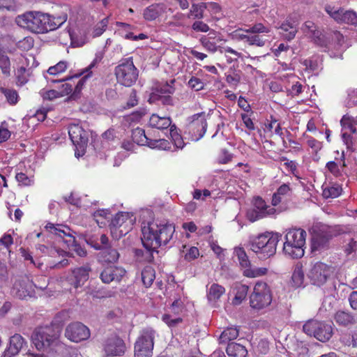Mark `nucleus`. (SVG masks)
<instances>
[{"instance_id":"dca6fc26","label":"nucleus","mask_w":357,"mask_h":357,"mask_svg":"<svg viewBox=\"0 0 357 357\" xmlns=\"http://www.w3.org/2000/svg\"><path fill=\"white\" fill-rule=\"evenodd\" d=\"M333 273V268L326 264L316 263L310 270L307 275L312 284L321 286L326 283Z\"/></svg>"},{"instance_id":"a18cd8bd","label":"nucleus","mask_w":357,"mask_h":357,"mask_svg":"<svg viewBox=\"0 0 357 357\" xmlns=\"http://www.w3.org/2000/svg\"><path fill=\"white\" fill-rule=\"evenodd\" d=\"M185 298L184 296H178L175 297L170 306L171 311L175 314L182 313L185 308Z\"/></svg>"},{"instance_id":"e433bc0d","label":"nucleus","mask_w":357,"mask_h":357,"mask_svg":"<svg viewBox=\"0 0 357 357\" xmlns=\"http://www.w3.org/2000/svg\"><path fill=\"white\" fill-rule=\"evenodd\" d=\"M325 10L336 22H343L344 9L331 5H326Z\"/></svg>"},{"instance_id":"6e6d98bb","label":"nucleus","mask_w":357,"mask_h":357,"mask_svg":"<svg viewBox=\"0 0 357 357\" xmlns=\"http://www.w3.org/2000/svg\"><path fill=\"white\" fill-rule=\"evenodd\" d=\"M149 147L161 150H170L171 145L170 143L165 139H151V141L149 142Z\"/></svg>"},{"instance_id":"aec40b11","label":"nucleus","mask_w":357,"mask_h":357,"mask_svg":"<svg viewBox=\"0 0 357 357\" xmlns=\"http://www.w3.org/2000/svg\"><path fill=\"white\" fill-rule=\"evenodd\" d=\"M282 83L284 84V92L288 96H298L303 92V84L299 81V77L294 73H284L280 77Z\"/></svg>"},{"instance_id":"f8f14e48","label":"nucleus","mask_w":357,"mask_h":357,"mask_svg":"<svg viewBox=\"0 0 357 357\" xmlns=\"http://www.w3.org/2000/svg\"><path fill=\"white\" fill-rule=\"evenodd\" d=\"M234 254L237 257L238 264L243 275L249 278H254L265 275L268 269L265 267H256L251 265L250 261L242 248H236Z\"/></svg>"},{"instance_id":"7ed1b4c3","label":"nucleus","mask_w":357,"mask_h":357,"mask_svg":"<svg viewBox=\"0 0 357 357\" xmlns=\"http://www.w3.org/2000/svg\"><path fill=\"white\" fill-rule=\"evenodd\" d=\"M280 235L273 231H265L250 238V249L259 259H267L275 255Z\"/></svg>"},{"instance_id":"680f3d73","label":"nucleus","mask_w":357,"mask_h":357,"mask_svg":"<svg viewBox=\"0 0 357 357\" xmlns=\"http://www.w3.org/2000/svg\"><path fill=\"white\" fill-rule=\"evenodd\" d=\"M357 105V89H349L348 91L347 98L346 101L347 107H351Z\"/></svg>"},{"instance_id":"864d4df0","label":"nucleus","mask_w":357,"mask_h":357,"mask_svg":"<svg viewBox=\"0 0 357 357\" xmlns=\"http://www.w3.org/2000/svg\"><path fill=\"white\" fill-rule=\"evenodd\" d=\"M68 66V62L65 61H61L56 65L50 66L47 73L50 75H57L65 72Z\"/></svg>"},{"instance_id":"9d476101","label":"nucleus","mask_w":357,"mask_h":357,"mask_svg":"<svg viewBox=\"0 0 357 357\" xmlns=\"http://www.w3.org/2000/svg\"><path fill=\"white\" fill-rule=\"evenodd\" d=\"M138 70L135 66L132 58H128L115 68L117 82L125 86H131L138 78Z\"/></svg>"},{"instance_id":"72a5a7b5","label":"nucleus","mask_w":357,"mask_h":357,"mask_svg":"<svg viewBox=\"0 0 357 357\" xmlns=\"http://www.w3.org/2000/svg\"><path fill=\"white\" fill-rule=\"evenodd\" d=\"M249 287L246 284H238L234 287L235 296L232 300V304L235 305H240L246 298Z\"/></svg>"},{"instance_id":"2eb2a0df","label":"nucleus","mask_w":357,"mask_h":357,"mask_svg":"<svg viewBox=\"0 0 357 357\" xmlns=\"http://www.w3.org/2000/svg\"><path fill=\"white\" fill-rule=\"evenodd\" d=\"M189 122L187 126L188 134L193 141H198L204 135L207 123L206 114L204 112L197 113L189 117Z\"/></svg>"},{"instance_id":"1a4fd4ad","label":"nucleus","mask_w":357,"mask_h":357,"mask_svg":"<svg viewBox=\"0 0 357 357\" xmlns=\"http://www.w3.org/2000/svg\"><path fill=\"white\" fill-rule=\"evenodd\" d=\"M134 222L135 218L132 214L128 212L116 213L109 224L112 236L115 239H119L132 229Z\"/></svg>"},{"instance_id":"f704fd0d","label":"nucleus","mask_w":357,"mask_h":357,"mask_svg":"<svg viewBox=\"0 0 357 357\" xmlns=\"http://www.w3.org/2000/svg\"><path fill=\"white\" fill-rule=\"evenodd\" d=\"M0 91L3 95L6 102L10 105H15L20 100V96L14 89L1 87Z\"/></svg>"},{"instance_id":"8fccbe9b","label":"nucleus","mask_w":357,"mask_h":357,"mask_svg":"<svg viewBox=\"0 0 357 357\" xmlns=\"http://www.w3.org/2000/svg\"><path fill=\"white\" fill-rule=\"evenodd\" d=\"M170 136L172 140L176 149H183L185 143L181 135L178 133V130L175 125H172L170 128Z\"/></svg>"},{"instance_id":"bb28decb","label":"nucleus","mask_w":357,"mask_h":357,"mask_svg":"<svg viewBox=\"0 0 357 357\" xmlns=\"http://www.w3.org/2000/svg\"><path fill=\"white\" fill-rule=\"evenodd\" d=\"M166 10L164 4L154 3L144 10V18L148 21H153L162 15Z\"/></svg>"},{"instance_id":"13d9d810","label":"nucleus","mask_w":357,"mask_h":357,"mask_svg":"<svg viewBox=\"0 0 357 357\" xmlns=\"http://www.w3.org/2000/svg\"><path fill=\"white\" fill-rule=\"evenodd\" d=\"M42 253L50 255L52 257H54L56 254L63 256V253L65 252L63 250L56 249L55 248H48L44 245H39L38 247Z\"/></svg>"},{"instance_id":"49530a36","label":"nucleus","mask_w":357,"mask_h":357,"mask_svg":"<svg viewBox=\"0 0 357 357\" xmlns=\"http://www.w3.org/2000/svg\"><path fill=\"white\" fill-rule=\"evenodd\" d=\"M0 69L4 75L7 77L10 75L11 63L5 52L0 54Z\"/></svg>"},{"instance_id":"6ab92c4d","label":"nucleus","mask_w":357,"mask_h":357,"mask_svg":"<svg viewBox=\"0 0 357 357\" xmlns=\"http://www.w3.org/2000/svg\"><path fill=\"white\" fill-rule=\"evenodd\" d=\"M65 336L72 342H79L90 337V331L80 322H74L67 326Z\"/></svg>"},{"instance_id":"de8ad7c7","label":"nucleus","mask_w":357,"mask_h":357,"mask_svg":"<svg viewBox=\"0 0 357 357\" xmlns=\"http://www.w3.org/2000/svg\"><path fill=\"white\" fill-rule=\"evenodd\" d=\"M328 238L322 234H314L312 238V250H319L326 245Z\"/></svg>"},{"instance_id":"c85d7f7f","label":"nucleus","mask_w":357,"mask_h":357,"mask_svg":"<svg viewBox=\"0 0 357 357\" xmlns=\"http://www.w3.org/2000/svg\"><path fill=\"white\" fill-rule=\"evenodd\" d=\"M303 31L312 38L316 43L321 46L326 45L321 38V33L317 29L316 25L312 21H306L302 27Z\"/></svg>"},{"instance_id":"69168bd1","label":"nucleus","mask_w":357,"mask_h":357,"mask_svg":"<svg viewBox=\"0 0 357 357\" xmlns=\"http://www.w3.org/2000/svg\"><path fill=\"white\" fill-rule=\"evenodd\" d=\"M232 38L238 40H244L248 43V38L250 36V33H247L245 32V29H237L232 32L231 33Z\"/></svg>"},{"instance_id":"393cba45","label":"nucleus","mask_w":357,"mask_h":357,"mask_svg":"<svg viewBox=\"0 0 357 357\" xmlns=\"http://www.w3.org/2000/svg\"><path fill=\"white\" fill-rule=\"evenodd\" d=\"M174 92V88L168 83L160 84L157 86L150 94L149 102L150 103L158 101L162 96L172 94Z\"/></svg>"},{"instance_id":"c9c22d12","label":"nucleus","mask_w":357,"mask_h":357,"mask_svg":"<svg viewBox=\"0 0 357 357\" xmlns=\"http://www.w3.org/2000/svg\"><path fill=\"white\" fill-rule=\"evenodd\" d=\"M206 10L205 3L202 2L199 3H192L190 10L189 13L188 14V18H194L201 20L204 17V13Z\"/></svg>"},{"instance_id":"20e7f679","label":"nucleus","mask_w":357,"mask_h":357,"mask_svg":"<svg viewBox=\"0 0 357 357\" xmlns=\"http://www.w3.org/2000/svg\"><path fill=\"white\" fill-rule=\"evenodd\" d=\"M60 332L59 327L56 325L38 327L31 335L32 342L39 351L52 350L59 343Z\"/></svg>"},{"instance_id":"0e129e2a","label":"nucleus","mask_w":357,"mask_h":357,"mask_svg":"<svg viewBox=\"0 0 357 357\" xmlns=\"http://www.w3.org/2000/svg\"><path fill=\"white\" fill-rule=\"evenodd\" d=\"M116 25L119 27V33L124 38L126 33L132 32V31L135 29L134 26L121 22H117Z\"/></svg>"},{"instance_id":"37998d69","label":"nucleus","mask_w":357,"mask_h":357,"mask_svg":"<svg viewBox=\"0 0 357 357\" xmlns=\"http://www.w3.org/2000/svg\"><path fill=\"white\" fill-rule=\"evenodd\" d=\"M238 336V331L236 328H227L222 332L220 336V341L226 343L235 340Z\"/></svg>"},{"instance_id":"6e6552de","label":"nucleus","mask_w":357,"mask_h":357,"mask_svg":"<svg viewBox=\"0 0 357 357\" xmlns=\"http://www.w3.org/2000/svg\"><path fill=\"white\" fill-rule=\"evenodd\" d=\"M281 212L279 208H275L270 205L261 197H255L252 202V206L247 210L246 217L252 222L259 220L273 217Z\"/></svg>"},{"instance_id":"bf43d9fd","label":"nucleus","mask_w":357,"mask_h":357,"mask_svg":"<svg viewBox=\"0 0 357 357\" xmlns=\"http://www.w3.org/2000/svg\"><path fill=\"white\" fill-rule=\"evenodd\" d=\"M200 42L202 46L210 52L214 53L218 50L215 43L211 41L206 36L202 37Z\"/></svg>"},{"instance_id":"7c9ffc66","label":"nucleus","mask_w":357,"mask_h":357,"mask_svg":"<svg viewBox=\"0 0 357 357\" xmlns=\"http://www.w3.org/2000/svg\"><path fill=\"white\" fill-rule=\"evenodd\" d=\"M132 140L135 143V144L139 146H149V142L151 141V139H149L145 134V131L144 129L140 128H137L134 129L132 132Z\"/></svg>"},{"instance_id":"473e14b6","label":"nucleus","mask_w":357,"mask_h":357,"mask_svg":"<svg viewBox=\"0 0 357 357\" xmlns=\"http://www.w3.org/2000/svg\"><path fill=\"white\" fill-rule=\"evenodd\" d=\"M24 343V338L20 335L15 334L13 335L10 339L8 353L13 356L17 354L22 348Z\"/></svg>"},{"instance_id":"0eeeda50","label":"nucleus","mask_w":357,"mask_h":357,"mask_svg":"<svg viewBox=\"0 0 357 357\" xmlns=\"http://www.w3.org/2000/svg\"><path fill=\"white\" fill-rule=\"evenodd\" d=\"M272 300V291L268 284L262 281L257 282L250 296V307L256 310H261L270 306Z\"/></svg>"},{"instance_id":"423d86ee","label":"nucleus","mask_w":357,"mask_h":357,"mask_svg":"<svg viewBox=\"0 0 357 357\" xmlns=\"http://www.w3.org/2000/svg\"><path fill=\"white\" fill-rule=\"evenodd\" d=\"M45 228L50 231V233L56 235L59 238L57 240L59 243L63 242L66 245V248L68 249V251H65L63 253V255H68L70 252H74L79 257H85L86 255V251L77 243L74 236L67 233L65 230H69L68 227L63 225H54L52 223H47Z\"/></svg>"},{"instance_id":"5fc2aeb1","label":"nucleus","mask_w":357,"mask_h":357,"mask_svg":"<svg viewBox=\"0 0 357 357\" xmlns=\"http://www.w3.org/2000/svg\"><path fill=\"white\" fill-rule=\"evenodd\" d=\"M30 75V68L26 69L24 66L20 67L16 73V76L17 79V82L20 85L25 84L28 80L29 77Z\"/></svg>"},{"instance_id":"4d7b16f0","label":"nucleus","mask_w":357,"mask_h":357,"mask_svg":"<svg viewBox=\"0 0 357 357\" xmlns=\"http://www.w3.org/2000/svg\"><path fill=\"white\" fill-rule=\"evenodd\" d=\"M17 181L22 185L29 186L33 184V179L32 176H28L23 172H17L15 175Z\"/></svg>"},{"instance_id":"774afa93","label":"nucleus","mask_w":357,"mask_h":357,"mask_svg":"<svg viewBox=\"0 0 357 357\" xmlns=\"http://www.w3.org/2000/svg\"><path fill=\"white\" fill-rule=\"evenodd\" d=\"M153 351L149 349H143L137 347L134 348V357H152Z\"/></svg>"},{"instance_id":"ea45409f","label":"nucleus","mask_w":357,"mask_h":357,"mask_svg":"<svg viewBox=\"0 0 357 357\" xmlns=\"http://www.w3.org/2000/svg\"><path fill=\"white\" fill-rule=\"evenodd\" d=\"M109 239L105 234H102L100 239H95L93 237H89L86 239V242L91 247L96 250H103L107 248Z\"/></svg>"},{"instance_id":"f03ea898","label":"nucleus","mask_w":357,"mask_h":357,"mask_svg":"<svg viewBox=\"0 0 357 357\" xmlns=\"http://www.w3.org/2000/svg\"><path fill=\"white\" fill-rule=\"evenodd\" d=\"M175 227L173 224L158 220L143 222L142 226V242L149 251H155L158 248L167 245L173 238Z\"/></svg>"},{"instance_id":"4be33fe9","label":"nucleus","mask_w":357,"mask_h":357,"mask_svg":"<svg viewBox=\"0 0 357 357\" xmlns=\"http://www.w3.org/2000/svg\"><path fill=\"white\" fill-rule=\"evenodd\" d=\"M157 336L156 331L151 328H146L141 331L135 343L134 348L139 347L143 349L153 351L154 340Z\"/></svg>"},{"instance_id":"39448f33","label":"nucleus","mask_w":357,"mask_h":357,"mask_svg":"<svg viewBox=\"0 0 357 357\" xmlns=\"http://www.w3.org/2000/svg\"><path fill=\"white\" fill-rule=\"evenodd\" d=\"M307 233L301 228H292L287 231L283 245V252L292 258H301L304 255V246Z\"/></svg>"},{"instance_id":"c03bdc74","label":"nucleus","mask_w":357,"mask_h":357,"mask_svg":"<svg viewBox=\"0 0 357 357\" xmlns=\"http://www.w3.org/2000/svg\"><path fill=\"white\" fill-rule=\"evenodd\" d=\"M155 271L150 266L144 268L142 272V280L146 287H149L152 284L155 280Z\"/></svg>"},{"instance_id":"a211bd4d","label":"nucleus","mask_w":357,"mask_h":357,"mask_svg":"<svg viewBox=\"0 0 357 357\" xmlns=\"http://www.w3.org/2000/svg\"><path fill=\"white\" fill-rule=\"evenodd\" d=\"M103 56H104V54L102 52H97L96 54L95 58L93 59L92 62L89 64V66L88 67L85 68L84 69L82 70L79 73H77L75 75V77H79L81 75H84V76L78 81L76 86H75L76 91H79L82 89V86L84 85V83L85 82V79L92 75V69L97 66V65L103 59ZM72 77H74V76L73 77H68L64 79L56 80V79H49L45 76V78L47 79V81L49 82H52V83L61 82L63 81L70 80L72 79Z\"/></svg>"},{"instance_id":"09e8293b","label":"nucleus","mask_w":357,"mask_h":357,"mask_svg":"<svg viewBox=\"0 0 357 357\" xmlns=\"http://www.w3.org/2000/svg\"><path fill=\"white\" fill-rule=\"evenodd\" d=\"M357 121L354 117L349 115H344L340 121L342 130H348L352 133L356 132L355 125Z\"/></svg>"},{"instance_id":"3c124183","label":"nucleus","mask_w":357,"mask_h":357,"mask_svg":"<svg viewBox=\"0 0 357 357\" xmlns=\"http://www.w3.org/2000/svg\"><path fill=\"white\" fill-rule=\"evenodd\" d=\"M335 321L342 326H347L354 322L353 317L348 312L339 311L335 316Z\"/></svg>"},{"instance_id":"c756f323","label":"nucleus","mask_w":357,"mask_h":357,"mask_svg":"<svg viewBox=\"0 0 357 357\" xmlns=\"http://www.w3.org/2000/svg\"><path fill=\"white\" fill-rule=\"evenodd\" d=\"M149 125L152 128H155L159 130L167 129L171 128L172 121L169 117L160 116L158 114H153L149 119Z\"/></svg>"},{"instance_id":"603ef678","label":"nucleus","mask_w":357,"mask_h":357,"mask_svg":"<svg viewBox=\"0 0 357 357\" xmlns=\"http://www.w3.org/2000/svg\"><path fill=\"white\" fill-rule=\"evenodd\" d=\"M206 10H207L213 18L218 20L222 15V10L220 6L215 2H206L205 3Z\"/></svg>"},{"instance_id":"58836bf2","label":"nucleus","mask_w":357,"mask_h":357,"mask_svg":"<svg viewBox=\"0 0 357 357\" xmlns=\"http://www.w3.org/2000/svg\"><path fill=\"white\" fill-rule=\"evenodd\" d=\"M304 281V273L302 268L299 265H296L294 268L291 275V285L295 287H300L303 285Z\"/></svg>"},{"instance_id":"a19ab883","label":"nucleus","mask_w":357,"mask_h":357,"mask_svg":"<svg viewBox=\"0 0 357 357\" xmlns=\"http://www.w3.org/2000/svg\"><path fill=\"white\" fill-rule=\"evenodd\" d=\"M342 189L340 185L333 183L331 185L326 187L323 190L322 195L324 198H335L340 196L342 193Z\"/></svg>"},{"instance_id":"f3484780","label":"nucleus","mask_w":357,"mask_h":357,"mask_svg":"<svg viewBox=\"0 0 357 357\" xmlns=\"http://www.w3.org/2000/svg\"><path fill=\"white\" fill-rule=\"evenodd\" d=\"M34 284L27 278H19L15 280L11 293L13 296L24 299L27 297H32L35 295Z\"/></svg>"},{"instance_id":"f257e3e1","label":"nucleus","mask_w":357,"mask_h":357,"mask_svg":"<svg viewBox=\"0 0 357 357\" xmlns=\"http://www.w3.org/2000/svg\"><path fill=\"white\" fill-rule=\"evenodd\" d=\"M68 19L63 13L54 16L40 11H29L16 18V23L33 33H43L60 27Z\"/></svg>"},{"instance_id":"052dcab7","label":"nucleus","mask_w":357,"mask_h":357,"mask_svg":"<svg viewBox=\"0 0 357 357\" xmlns=\"http://www.w3.org/2000/svg\"><path fill=\"white\" fill-rule=\"evenodd\" d=\"M40 94L44 100H52L58 97H61L59 91L54 89L47 90L43 89L40 91Z\"/></svg>"},{"instance_id":"4468645a","label":"nucleus","mask_w":357,"mask_h":357,"mask_svg":"<svg viewBox=\"0 0 357 357\" xmlns=\"http://www.w3.org/2000/svg\"><path fill=\"white\" fill-rule=\"evenodd\" d=\"M69 137L76 147L75 156L79 158L84 155V149L88 143V134L77 123H72L68 128Z\"/></svg>"},{"instance_id":"412c9836","label":"nucleus","mask_w":357,"mask_h":357,"mask_svg":"<svg viewBox=\"0 0 357 357\" xmlns=\"http://www.w3.org/2000/svg\"><path fill=\"white\" fill-rule=\"evenodd\" d=\"M103 349L107 356H120L125 353L126 345L120 337L112 335L105 341Z\"/></svg>"},{"instance_id":"338daca9","label":"nucleus","mask_w":357,"mask_h":357,"mask_svg":"<svg viewBox=\"0 0 357 357\" xmlns=\"http://www.w3.org/2000/svg\"><path fill=\"white\" fill-rule=\"evenodd\" d=\"M16 9L15 0H0V10L13 11Z\"/></svg>"},{"instance_id":"a878e982","label":"nucleus","mask_w":357,"mask_h":357,"mask_svg":"<svg viewBox=\"0 0 357 357\" xmlns=\"http://www.w3.org/2000/svg\"><path fill=\"white\" fill-rule=\"evenodd\" d=\"M225 293V288L218 283H213L210 286H207L206 297L211 304H215Z\"/></svg>"},{"instance_id":"ddd939ff","label":"nucleus","mask_w":357,"mask_h":357,"mask_svg":"<svg viewBox=\"0 0 357 357\" xmlns=\"http://www.w3.org/2000/svg\"><path fill=\"white\" fill-rule=\"evenodd\" d=\"M271 29L265 26L261 23H257L248 29H245V32L250 33L248 38V44L249 45H256L263 47L269 41Z\"/></svg>"},{"instance_id":"79ce46f5","label":"nucleus","mask_w":357,"mask_h":357,"mask_svg":"<svg viewBox=\"0 0 357 357\" xmlns=\"http://www.w3.org/2000/svg\"><path fill=\"white\" fill-rule=\"evenodd\" d=\"M100 255L105 261L109 263L116 262L119 257V252L116 249L109 247L102 250Z\"/></svg>"},{"instance_id":"9b49d317","label":"nucleus","mask_w":357,"mask_h":357,"mask_svg":"<svg viewBox=\"0 0 357 357\" xmlns=\"http://www.w3.org/2000/svg\"><path fill=\"white\" fill-rule=\"evenodd\" d=\"M303 330L307 335L314 336L322 342L330 340L333 334L331 324L313 319L307 321L303 325Z\"/></svg>"},{"instance_id":"2f4dec72","label":"nucleus","mask_w":357,"mask_h":357,"mask_svg":"<svg viewBox=\"0 0 357 357\" xmlns=\"http://www.w3.org/2000/svg\"><path fill=\"white\" fill-rule=\"evenodd\" d=\"M226 351L229 357H246L248 353L245 347L234 342L227 345Z\"/></svg>"},{"instance_id":"4c0bfd02","label":"nucleus","mask_w":357,"mask_h":357,"mask_svg":"<svg viewBox=\"0 0 357 357\" xmlns=\"http://www.w3.org/2000/svg\"><path fill=\"white\" fill-rule=\"evenodd\" d=\"M93 216L95 221L100 227L105 226L111 217L109 211L105 209H100L95 211Z\"/></svg>"},{"instance_id":"b1692460","label":"nucleus","mask_w":357,"mask_h":357,"mask_svg":"<svg viewBox=\"0 0 357 357\" xmlns=\"http://www.w3.org/2000/svg\"><path fill=\"white\" fill-rule=\"evenodd\" d=\"M298 20L296 17H289L278 27L281 30L280 34L287 40H291L298 31Z\"/></svg>"},{"instance_id":"5701e85b","label":"nucleus","mask_w":357,"mask_h":357,"mask_svg":"<svg viewBox=\"0 0 357 357\" xmlns=\"http://www.w3.org/2000/svg\"><path fill=\"white\" fill-rule=\"evenodd\" d=\"M126 274V271L121 267L109 266L105 268L100 273V278L102 282L109 284L112 282H119Z\"/></svg>"},{"instance_id":"e2e57ef3","label":"nucleus","mask_w":357,"mask_h":357,"mask_svg":"<svg viewBox=\"0 0 357 357\" xmlns=\"http://www.w3.org/2000/svg\"><path fill=\"white\" fill-rule=\"evenodd\" d=\"M343 22L357 25V14L351 10H344Z\"/></svg>"},{"instance_id":"cd10ccee","label":"nucleus","mask_w":357,"mask_h":357,"mask_svg":"<svg viewBox=\"0 0 357 357\" xmlns=\"http://www.w3.org/2000/svg\"><path fill=\"white\" fill-rule=\"evenodd\" d=\"M90 271L91 268L89 266L77 268L73 271V276L74 278L73 285L75 288L81 287L87 281Z\"/></svg>"}]
</instances>
